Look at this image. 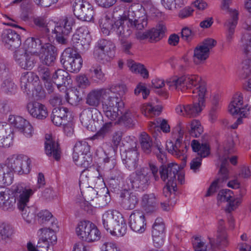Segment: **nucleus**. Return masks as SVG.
Instances as JSON below:
<instances>
[{
  "mask_svg": "<svg viewBox=\"0 0 251 251\" xmlns=\"http://www.w3.org/2000/svg\"><path fill=\"white\" fill-rule=\"evenodd\" d=\"M179 170V167L176 163L163 164L158 169L154 163H149V167L141 168L129 176L126 181L127 188L145 190L150 185L151 178L155 181L159 180V174L163 181H167L165 186H168L170 189L177 190L176 181Z\"/></svg>",
  "mask_w": 251,
  "mask_h": 251,
  "instance_id": "f257e3e1",
  "label": "nucleus"
},
{
  "mask_svg": "<svg viewBox=\"0 0 251 251\" xmlns=\"http://www.w3.org/2000/svg\"><path fill=\"white\" fill-rule=\"evenodd\" d=\"M133 11L129 10L127 15L126 14L123 17L114 22L112 19L105 16L102 19L100 23V26L103 34L108 35L110 33L115 32L121 38H127L131 34V31L128 26H126L125 21L128 20L131 25H134L138 30H142L147 25L148 22L146 17L136 19L134 17Z\"/></svg>",
  "mask_w": 251,
  "mask_h": 251,
  "instance_id": "f03ea898",
  "label": "nucleus"
},
{
  "mask_svg": "<svg viewBox=\"0 0 251 251\" xmlns=\"http://www.w3.org/2000/svg\"><path fill=\"white\" fill-rule=\"evenodd\" d=\"M238 141L236 135L229 136L224 145V152L219 155L221 166L219 170L220 176L210 186L206 196H210L216 192L222 186V183L228 178L227 166L229 165L228 155L235 151V145Z\"/></svg>",
  "mask_w": 251,
  "mask_h": 251,
  "instance_id": "7ed1b4c3",
  "label": "nucleus"
},
{
  "mask_svg": "<svg viewBox=\"0 0 251 251\" xmlns=\"http://www.w3.org/2000/svg\"><path fill=\"white\" fill-rule=\"evenodd\" d=\"M195 93H198L192 96L193 102L192 103L178 105L176 107V113L187 118H194L199 116L204 107V96L206 92L205 86H201L196 89Z\"/></svg>",
  "mask_w": 251,
  "mask_h": 251,
  "instance_id": "20e7f679",
  "label": "nucleus"
},
{
  "mask_svg": "<svg viewBox=\"0 0 251 251\" xmlns=\"http://www.w3.org/2000/svg\"><path fill=\"white\" fill-rule=\"evenodd\" d=\"M85 102L93 108H96L101 103L105 116L111 121L115 120L118 114L111 109L109 102L104 88L94 89L90 91L86 97Z\"/></svg>",
  "mask_w": 251,
  "mask_h": 251,
  "instance_id": "39448f33",
  "label": "nucleus"
},
{
  "mask_svg": "<svg viewBox=\"0 0 251 251\" xmlns=\"http://www.w3.org/2000/svg\"><path fill=\"white\" fill-rule=\"evenodd\" d=\"M201 80V77L198 75H187L171 78L166 82V83L170 89L181 91L196 87V88L193 90V95H196L198 93H195L196 89H199L201 86H204L200 83Z\"/></svg>",
  "mask_w": 251,
  "mask_h": 251,
  "instance_id": "423d86ee",
  "label": "nucleus"
},
{
  "mask_svg": "<svg viewBox=\"0 0 251 251\" xmlns=\"http://www.w3.org/2000/svg\"><path fill=\"white\" fill-rule=\"evenodd\" d=\"M104 88L111 109L117 113L118 117L124 106L123 98L127 92V89L125 85L120 83L113 84Z\"/></svg>",
  "mask_w": 251,
  "mask_h": 251,
  "instance_id": "0eeeda50",
  "label": "nucleus"
},
{
  "mask_svg": "<svg viewBox=\"0 0 251 251\" xmlns=\"http://www.w3.org/2000/svg\"><path fill=\"white\" fill-rule=\"evenodd\" d=\"M60 62L66 70L77 73L82 67L83 60L75 49L68 48L62 52Z\"/></svg>",
  "mask_w": 251,
  "mask_h": 251,
  "instance_id": "6e6552de",
  "label": "nucleus"
},
{
  "mask_svg": "<svg viewBox=\"0 0 251 251\" xmlns=\"http://www.w3.org/2000/svg\"><path fill=\"white\" fill-rule=\"evenodd\" d=\"M77 236L82 240L92 242L99 240L100 233L96 226L89 221H81L75 229Z\"/></svg>",
  "mask_w": 251,
  "mask_h": 251,
  "instance_id": "1a4fd4ad",
  "label": "nucleus"
},
{
  "mask_svg": "<svg viewBox=\"0 0 251 251\" xmlns=\"http://www.w3.org/2000/svg\"><path fill=\"white\" fill-rule=\"evenodd\" d=\"M123 133L121 131L114 132L112 135L111 143L113 146H110L107 151H104L100 148L96 151V154L100 158L103 159L105 163H108L111 162L112 166L109 167L111 169L113 168L115 164L114 157L115 151L114 148H117L119 145L123 137Z\"/></svg>",
  "mask_w": 251,
  "mask_h": 251,
  "instance_id": "9d476101",
  "label": "nucleus"
},
{
  "mask_svg": "<svg viewBox=\"0 0 251 251\" xmlns=\"http://www.w3.org/2000/svg\"><path fill=\"white\" fill-rule=\"evenodd\" d=\"M178 128L179 137L177 138L175 143L172 141L167 142L166 148L169 152L185 162L187 146L185 143L182 142L183 130L182 129L180 123L179 124Z\"/></svg>",
  "mask_w": 251,
  "mask_h": 251,
  "instance_id": "9b49d317",
  "label": "nucleus"
},
{
  "mask_svg": "<svg viewBox=\"0 0 251 251\" xmlns=\"http://www.w3.org/2000/svg\"><path fill=\"white\" fill-rule=\"evenodd\" d=\"M191 147L194 152L198 153V156L193 158L190 163V169L196 173L199 171L202 158L206 157L209 154V147L206 143H201L196 140H193L191 142Z\"/></svg>",
  "mask_w": 251,
  "mask_h": 251,
  "instance_id": "f8f14e48",
  "label": "nucleus"
},
{
  "mask_svg": "<svg viewBox=\"0 0 251 251\" xmlns=\"http://www.w3.org/2000/svg\"><path fill=\"white\" fill-rule=\"evenodd\" d=\"M11 192L15 202L17 201L18 208L25 206L29 202V198L34 193L32 189L25 187L23 184L13 186Z\"/></svg>",
  "mask_w": 251,
  "mask_h": 251,
  "instance_id": "ddd939ff",
  "label": "nucleus"
},
{
  "mask_svg": "<svg viewBox=\"0 0 251 251\" xmlns=\"http://www.w3.org/2000/svg\"><path fill=\"white\" fill-rule=\"evenodd\" d=\"M216 43L215 40L207 38L198 45L194 50V63L199 64L206 60L209 57L210 50L216 45Z\"/></svg>",
  "mask_w": 251,
  "mask_h": 251,
  "instance_id": "4468645a",
  "label": "nucleus"
},
{
  "mask_svg": "<svg viewBox=\"0 0 251 251\" xmlns=\"http://www.w3.org/2000/svg\"><path fill=\"white\" fill-rule=\"evenodd\" d=\"M74 13L79 20L90 22L94 16L93 7L87 1L83 0H75L73 5Z\"/></svg>",
  "mask_w": 251,
  "mask_h": 251,
  "instance_id": "2eb2a0df",
  "label": "nucleus"
},
{
  "mask_svg": "<svg viewBox=\"0 0 251 251\" xmlns=\"http://www.w3.org/2000/svg\"><path fill=\"white\" fill-rule=\"evenodd\" d=\"M14 56L17 63L22 69L29 70L35 66L38 57L22 48L15 51Z\"/></svg>",
  "mask_w": 251,
  "mask_h": 251,
  "instance_id": "dca6fc26",
  "label": "nucleus"
},
{
  "mask_svg": "<svg viewBox=\"0 0 251 251\" xmlns=\"http://www.w3.org/2000/svg\"><path fill=\"white\" fill-rule=\"evenodd\" d=\"M9 125L14 127L19 131L23 133L27 138L32 136L33 130L28 121L19 116L9 115L8 119Z\"/></svg>",
  "mask_w": 251,
  "mask_h": 251,
  "instance_id": "f3484780",
  "label": "nucleus"
},
{
  "mask_svg": "<svg viewBox=\"0 0 251 251\" xmlns=\"http://www.w3.org/2000/svg\"><path fill=\"white\" fill-rule=\"evenodd\" d=\"M250 109L248 104H243V96L240 93L233 96L228 106V111L232 115L237 114L243 117L247 116Z\"/></svg>",
  "mask_w": 251,
  "mask_h": 251,
  "instance_id": "a211bd4d",
  "label": "nucleus"
},
{
  "mask_svg": "<svg viewBox=\"0 0 251 251\" xmlns=\"http://www.w3.org/2000/svg\"><path fill=\"white\" fill-rule=\"evenodd\" d=\"M131 140L132 149H128L121 153V157L126 167L129 170H134L138 165V152L135 149L136 142Z\"/></svg>",
  "mask_w": 251,
  "mask_h": 251,
  "instance_id": "6ab92c4d",
  "label": "nucleus"
},
{
  "mask_svg": "<svg viewBox=\"0 0 251 251\" xmlns=\"http://www.w3.org/2000/svg\"><path fill=\"white\" fill-rule=\"evenodd\" d=\"M127 181V179H126ZM125 190L121 194V205L125 209L129 210L134 209L139 202V197L137 194L134 192H130L127 189H134L128 188L126 181L124 184ZM138 190V189H135ZM139 190L142 191L139 189Z\"/></svg>",
  "mask_w": 251,
  "mask_h": 251,
  "instance_id": "aec40b11",
  "label": "nucleus"
},
{
  "mask_svg": "<svg viewBox=\"0 0 251 251\" xmlns=\"http://www.w3.org/2000/svg\"><path fill=\"white\" fill-rule=\"evenodd\" d=\"M38 57L42 64L52 66L56 59L55 47L50 43H45L39 50Z\"/></svg>",
  "mask_w": 251,
  "mask_h": 251,
  "instance_id": "412c9836",
  "label": "nucleus"
},
{
  "mask_svg": "<svg viewBox=\"0 0 251 251\" xmlns=\"http://www.w3.org/2000/svg\"><path fill=\"white\" fill-rule=\"evenodd\" d=\"M128 224L133 231L139 233L144 232L146 226L144 213L139 210L133 211L129 216Z\"/></svg>",
  "mask_w": 251,
  "mask_h": 251,
  "instance_id": "4be33fe9",
  "label": "nucleus"
},
{
  "mask_svg": "<svg viewBox=\"0 0 251 251\" xmlns=\"http://www.w3.org/2000/svg\"><path fill=\"white\" fill-rule=\"evenodd\" d=\"M166 29V27L163 25L159 24L151 30L144 32H138L136 36L138 39L140 40L148 39L151 42H157L164 37Z\"/></svg>",
  "mask_w": 251,
  "mask_h": 251,
  "instance_id": "5701e85b",
  "label": "nucleus"
},
{
  "mask_svg": "<svg viewBox=\"0 0 251 251\" xmlns=\"http://www.w3.org/2000/svg\"><path fill=\"white\" fill-rule=\"evenodd\" d=\"M218 202H227L226 211L229 213L235 210L240 203L239 200L235 199L232 191L229 189L221 190L217 196Z\"/></svg>",
  "mask_w": 251,
  "mask_h": 251,
  "instance_id": "b1692460",
  "label": "nucleus"
},
{
  "mask_svg": "<svg viewBox=\"0 0 251 251\" xmlns=\"http://www.w3.org/2000/svg\"><path fill=\"white\" fill-rule=\"evenodd\" d=\"M45 150L46 154L52 156L55 160H58L60 158V149L57 139L51 134L45 136Z\"/></svg>",
  "mask_w": 251,
  "mask_h": 251,
  "instance_id": "393cba45",
  "label": "nucleus"
},
{
  "mask_svg": "<svg viewBox=\"0 0 251 251\" xmlns=\"http://www.w3.org/2000/svg\"><path fill=\"white\" fill-rule=\"evenodd\" d=\"M38 76L31 72H26L22 74L20 86L24 93L27 95L33 91L35 83L38 82Z\"/></svg>",
  "mask_w": 251,
  "mask_h": 251,
  "instance_id": "a878e982",
  "label": "nucleus"
},
{
  "mask_svg": "<svg viewBox=\"0 0 251 251\" xmlns=\"http://www.w3.org/2000/svg\"><path fill=\"white\" fill-rule=\"evenodd\" d=\"M225 11L229 14L230 16V17L225 22L224 26L227 30L226 40L228 42H230L233 38L235 29L238 24L239 13L235 9Z\"/></svg>",
  "mask_w": 251,
  "mask_h": 251,
  "instance_id": "bb28decb",
  "label": "nucleus"
},
{
  "mask_svg": "<svg viewBox=\"0 0 251 251\" xmlns=\"http://www.w3.org/2000/svg\"><path fill=\"white\" fill-rule=\"evenodd\" d=\"M26 108L31 116L39 120L45 119L48 115L46 106L37 101L28 102Z\"/></svg>",
  "mask_w": 251,
  "mask_h": 251,
  "instance_id": "cd10ccee",
  "label": "nucleus"
},
{
  "mask_svg": "<svg viewBox=\"0 0 251 251\" xmlns=\"http://www.w3.org/2000/svg\"><path fill=\"white\" fill-rule=\"evenodd\" d=\"M11 191L0 187V207L5 211H12L15 205V201L11 196Z\"/></svg>",
  "mask_w": 251,
  "mask_h": 251,
  "instance_id": "c85d7f7f",
  "label": "nucleus"
},
{
  "mask_svg": "<svg viewBox=\"0 0 251 251\" xmlns=\"http://www.w3.org/2000/svg\"><path fill=\"white\" fill-rule=\"evenodd\" d=\"M52 80L58 88L62 87V89L65 91L72 82L68 73L62 69H58L53 74Z\"/></svg>",
  "mask_w": 251,
  "mask_h": 251,
  "instance_id": "c756f323",
  "label": "nucleus"
},
{
  "mask_svg": "<svg viewBox=\"0 0 251 251\" xmlns=\"http://www.w3.org/2000/svg\"><path fill=\"white\" fill-rule=\"evenodd\" d=\"M1 40L6 44L11 50H14L21 44L20 36L14 30L6 29L3 31L1 35Z\"/></svg>",
  "mask_w": 251,
  "mask_h": 251,
  "instance_id": "7c9ffc66",
  "label": "nucleus"
},
{
  "mask_svg": "<svg viewBox=\"0 0 251 251\" xmlns=\"http://www.w3.org/2000/svg\"><path fill=\"white\" fill-rule=\"evenodd\" d=\"M176 189H170V187L165 186L163 190V195L167 199L165 201L160 203L161 208L164 211H169L176 202Z\"/></svg>",
  "mask_w": 251,
  "mask_h": 251,
  "instance_id": "2f4dec72",
  "label": "nucleus"
},
{
  "mask_svg": "<svg viewBox=\"0 0 251 251\" xmlns=\"http://www.w3.org/2000/svg\"><path fill=\"white\" fill-rule=\"evenodd\" d=\"M14 233L13 227L8 224L0 225V250L4 249L12 239Z\"/></svg>",
  "mask_w": 251,
  "mask_h": 251,
  "instance_id": "473e14b6",
  "label": "nucleus"
},
{
  "mask_svg": "<svg viewBox=\"0 0 251 251\" xmlns=\"http://www.w3.org/2000/svg\"><path fill=\"white\" fill-rule=\"evenodd\" d=\"M159 201L154 193L146 194L142 197L141 204L147 212L156 210Z\"/></svg>",
  "mask_w": 251,
  "mask_h": 251,
  "instance_id": "72a5a7b5",
  "label": "nucleus"
},
{
  "mask_svg": "<svg viewBox=\"0 0 251 251\" xmlns=\"http://www.w3.org/2000/svg\"><path fill=\"white\" fill-rule=\"evenodd\" d=\"M80 120L82 125L88 130L94 131L96 130L97 122L93 119L92 111L91 109L84 110L80 115Z\"/></svg>",
  "mask_w": 251,
  "mask_h": 251,
  "instance_id": "f704fd0d",
  "label": "nucleus"
},
{
  "mask_svg": "<svg viewBox=\"0 0 251 251\" xmlns=\"http://www.w3.org/2000/svg\"><path fill=\"white\" fill-rule=\"evenodd\" d=\"M44 44L43 41L39 38H28L25 41L23 47L21 48L26 50L27 52H30L38 57L39 51L38 52V50H41Z\"/></svg>",
  "mask_w": 251,
  "mask_h": 251,
  "instance_id": "c9c22d12",
  "label": "nucleus"
},
{
  "mask_svg": "<svg viewBox=\"0 0 251 251\" xmlns=\"http://www.w3.org/2000/svg\"><path fill=\"white\" fill-rule=\"evenodd\" d=\"M0 90L7 95L12 96L16 94L18 87L11 76L7 75L2 78Z\"/></svg>",
  "mask_w": 251,
  "mask_h": 251,
  "instance_id": "e433bc0d",
  "label": "nucleus"
},
{
  "mask_svg": "<svg viewBox=\"0 0 251 251\" xmlns=\"http://www.w3.org/2000/svg\"><path fill=\"white\" fill-rule=\"evenodd\" d=\"M14 135L10 127H4L0 123V147L7 148L12 145Z\"/></svg>",
  "mask_w": 251,
  "mask_h": 251,
  "instance_id": "4c0bfd02",
  "label": "nucleus"
},
{
  "mask_svg": "<svg viewBox=\"0 0 251 251\" xmlns=\"http://www.w3.org/2000/svg\"><path fill=\"white\" fill-rule=\"evenodd\" d=\"M121 215L117 211L114 210H108L105 212L102 216V223L103 227L107 231L111 230L114 224L116 223L119 216Z\"/></svg>",
  "mask_w": 251,
  "mask_h": 251,
  "instance_id": "58836bf2",
  "label": "nucleus"
},
{
  "mask_svg": "<svg viewBox=\"0 0 251 251\" xmlns=\"http://www.w3.org/2000/svg\"><path fill=\"white\" fill-rule=\"evenodd\" d=\"M149 129L154 136L158 135L162 130L164 132L168 133L170 131V127L165 120H161L158 119L153 122H151L149 125Z\"/></svg>",
  "mask_w": 251,
  "mask_h": 251,
  "instance_id": "ea45409f",
  "label": "nucleus"
},
{
  "mask_svg": "<svg viewBox=\"0 0 251 251\" xmlns=\"http://www.w3.org/2000/svg\"><path fill=\"white\" fill-rule=\"evenodd\" d=\"M22 160V155H14L9 157L4 165L13 174L14 172L21 173Z\"/></svg>",
  "mask_w": 251,
  "mask_h": 251,
  "instance_id": "a19ab883",
  "label": "nucleus"
},
{
  "mask_svg": "<svg viewBox=\"0 0 251 251\" xmlns=\"http://www.w3.org/2000/svg\"><path fill=\"white\" fill-rule=\"evenodd\" d=\"M38 221L41 224H48L50 222L51 228H58V224L56 219L48 210H42L37 214Z\"/></svg>",
  "mask_w": 251,
  "mask_h": 251,
  "instance_id": "79ce46f5",
  "label": "nucleus"
},
{
  "mask_svg": "<svg viewBox=\"0 0 251 251\" xmlns=\"http://www.w3.org/2000/svg\"><path fill=\"white\" fill-rule=\"evenodd\" d=\"M58 228H51V226H50L49 228L40 229L38 233L40 232L41 236L40 239L50 243V245H53L57 241L55 231Z\"/></svg>",
  "mask_w": 251,
  "mask_h": 251,
  "instance_id": "37998d69",
  "label": "nucleus"
},
{
  "mask_svg": "<svg viewBox=\"0 0 251 251\" xmlns=\"http://www.w3.org/2000/svg\"><path fill=\"white\" fill-rule=\"evenodd\" d=\"M116 222L109 232L112 235L123 236L126 233V225L122 215L119 216V218Z\"/></svg>",
  "mask_w": 251,
  "mask_h": 251,
  "instance_id": "c03bdc74",
  "label": "nucleus"
},
{
  "mask_svg": "<svg viewBox=\"0 0 251 251\" xmlns=\"http://www.w3.org/2000/svg\"><path fill=\"white\" fill-rule=\"evenodd\" d=\"M89 75L91 80L96 83H103L106 80L105 74L100 66H93L89 69Z\"/></svg>",
  "mask_w": 251,
  "mask_h": 251,
  "instance_id": "a18cd8bd",
  "label": "nucleus"
},
{
  "mask_svg": "<svg viewBox=\"0 0 251 251\" xmlns=\"http://www.w3.org/2000/svg\"><path fill=\"white\" fill-rule=\"evenodd\" d=\"M140 142L142 150L146 154H149L152 151H153V150L155 149L156 146L153 145L151 138L146 133H141Z\"/></svg>",
  "mask_w": 251,
  "mask_h": 251,
  "instance_id": "49530a36",
  "label": "nucleus"
},
{
  "mask_svg": "<svg viewBox=\"0 0 251 251\" xmlns=\"http://www.w3.org/2000/svg\"><path fill=\"white\" fill-rule=\"evenodd\" d=\"M13 180V175L4 165L0 164V185H10Z\"/></svg>",
  "mask_w": 251,
  "mask_h": 251,
  "instance_id": "de8ad7c7",
  "label": "nucleus"
},
{
  "mask_svg": "<svg viewBox=\"0 0 251 251\" xmlns=\"http://www.w3.org/2000/svg\"><path fill=\"white\" fill-rule=\"evenodd\" d=\"M127 65L132 72L135 74H140L144 78L148 77V72L143 65L129 60L127 61Z\"/></svg>",
  "mask_w": 251,
  "mask_h": 251,
  "instance_id": "09e8293b",
  "label": "nucleus"
},
{
  "mask_svg": "<svg viewBox=\"0 0 251 251\" xmlns=\"http://www.w3.org/2000/svg\"><path fill=\"white\" fill-rule=\"evenodd\" d=\"M113 124L112 122L104 123L97 132L92 137V140H103L111 130Z\"/></svg>",
  "mask_w": 251,
  "mask_h": 251,
  "instance_id": "8fccbe9b",
  "label": "nucleus"
},
{
  "mask_svg": "<svg viewBox=\"0 0 251 251\" xmlns=\"http://www.w3.org/2000/svg\"><path fill=\"white\" fill-rule=\"evenodd\" d=\"M142 113L146 117L158 115L161 111L160 106H153L150 103L144 104L141 108Z\"/></svg>",
  "mask_w": 251,
  "mask_h": 251,
  "instance_id": "3c124183",
  "label": "nucleus"
},
{
  "mask_svg": "<svg viewBox=\"0 0 251 251\" xmlns=\"http://www.w3.org/2000/svg\"><path fill=\"white\" fill-rule=\"evenodd\" d=\"M75 24V18L72 15L65 17L58 26H63L64 34L68 35L72 30V27Z\"/></svg>",
  "mask_w": 251,
  "mask_h": 251,
  "instance_id": "603ef678",
  "label": "nucleus"
},
{
  "mask_svg": "<svg viewBox=\"0 0 251 251\" xmlns=\"http://www.w3.org/2000/svg\"><path fill=\"white\" fill-rule=\"evenodd\" d=\"M21 211V214L23 219L28 223H31L34 221L35 214V209L34 207H30L26 204L25 206L22 208H19Z\"/></svg>",
  "mask_w": 251,
  "mask_h": 251,
  "instance_id": "864d4df0",
  "label": "nucleus"
},
{
  "mask_svg": "<svg viewBox=\"0 0 251 251\" xmlns=\"http://www.w3.org/2000/svg\"><path fill=\"white\" fill-rule=\"evenodd\" d=\"M95 45L100 48V50H103L104 52H107L111 55L115 48L114 44L111 41L104 39L99 40Z\"/></svg>",
  "mask_w": 251,
  "mask_h": 251,
  "instance_id": "5fc2aeb1",
  "label": "nucleus"
},
{
  "mask_svg": "<svg viewBox=\"0 0 251 251\" xmlns=\"http://www.w3.org/2000/svg\"><path fill=\"white\" fill-rule=\"evenodd\" d=\"M240 46L246 54L251 53V35L248 33H244L241 39Z\"/></svg>",
  "mask_w": 251,
  "mask_h": 251,
  "instance_id": "6e6d98bb",
  "label": "nucleus"
},
{
  "mask_svg": "<svg viewBox=\"0 0 251 251\" xmlns=\"http://www.w3.org/2000/svg\"><path fill=\"white\" fill-rule=\"evenodd\" d=\"M187 0H161L162 5L169 10L179 8L183 6Z\"/></svg>",
  "mask_w": 251,
  "mask_h": 251,
  "instance_id": "4d7b16f0",
  "label": "nucleus"
},
{
  "mask_svg": "<svg viewBox=\"0 0 251 251\" xmlns=\"http://www.w3.org/2000/svg\"><path fill=\"white\" fill-rule=\"evenodd\" d=\"M203 132V128L199 121L193 120L190 124L189 133L191 136L194 137H198Z\"/></svg>",
  "mask_w": 251,
  "mask_h": 251,
  "instance_id": "13d9d810",
  "label": "nucleus"
},
{
  "mask_svg": "<svg viewBox=\"0 0 251 251\" xmlns=\"http://www.w3.org/2000/svg\"><path fill=\"white\" fill-rule=\"evenodd\" d=\"M165 226L161 218H157L152 226V235L164 236Z\"/></svg>",
  "mask_w": 251,
  "mask_h": 251,
  "instance_id": "bf43d9fd",
  "label": "nucleus"
},
{
  "mask_svg": "<svg viewBox=\"0 0 251 251\" xmlns=\"http://www.w3.org/2000/svg\"><path fill=\"white\" fill-rule=\"evenodd\" d=\"M240 75L243 78H245L251 75V59H245L242 62Z\"/></svg>",
  "mask_w": 251,
  "mask_h": 251,
  "instance_id": "052dcab7",
  "label": "nucleus"
},
{
  "mask_svg": "<svg viewBox=\"0 0 251 251\" xmlns=\"http://www.w3.org/2000/svg\"><path fill=\"white\" fill-rule=\"evenodd\" d=\"M86 35L89 34V31L86 26H81L78 28L72 38V43L73 45L78 43L79 39H81Z\"/></svg>",
  "mask_w": 251,
  "mask_h": 251,
  "instance_id": "680f3d73",
  "label": "nucleus"
},
{
  "mask_svg": "<svg viewBox=\"0 0 251 251\" xmlns=\"http://www.w3.org/2000/svg\"><path fill=\"white\" fill-rule=\"evenodd\" d=\"M94 176H92V172L86 170L83 171L79 177V186L80 187L82 185L87 187L89 185V182L93 180Z\"/></svg>",
  "mask_w": 251,
  "mask_h": 251,
  "instance_id": "e2e57ef3",
  "label": "nucleus"
},
{
  "mask_svg": "<svg viewBox=\"0 0 251 251\" xmlns=\"http://www.w3.org/2000/svg\"><path fill=\"white\" fill-rule=\"evenodd\" d=\"M85 36L81 39V42H79V44H74L73 45L74 48L77 50L84 51L87 50L90 46L91 43V36L90 34L86 35Z\"/></svg>",
  "mask_w": 251,
  "mask_h": 251,
  "instance_id": "0e129e2a",
  "label": "nucleus"
},
{
  "mask_svg": "<svg viewBox=\"0 0 251 251\" xmlns=\"http://www.w3.org/2000/svg\"><path fill=\"white\" fill-rule=\"evenodd\" d=\"M75 151L78 152L80 154L90 153V146L87 142L85 141H80L76 142L74 148Z\"/></svg>",
  "mask_w": 251,
  "mask_h": 251,
  "instance_id": "69168bd1",
  "label": "nucleus"
},
{
  "mask_svg": "<svg viewBox=\"0 0 251 251\" xmlns=\"http://www.w3.org/2000/svg\"><path fill=\"white\" fill-rule=\"evenodd\" d=\"M54 31L56 34V39L57 42L62 45H65L67 43V36L64 34L62 26H56Z\"/></svg>",
  "mask_w": 251,
  "mask_h": 251,
  "instance_id": "338daca9",
  "label": "nucleus"
},
{
  "mask_svg": "<svg viewBox=\"0 0 251 251\" xmlns=\"http://www.w3.org/2000/svg\"><path fill=\"white\" fill-rule=\"evenodd\" d=\"M92 162V158L90 153L80 154V161L76 163V165L83 168H87Z\"/></svg>",
  "mask_w": 251,
  "mask_h": 251,
  "instance_id": "774afa93",
  "label": "nucleus"
}]
</instances>
